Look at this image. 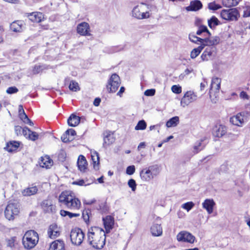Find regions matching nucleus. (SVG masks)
<instances>
[{"mask_svg": "<svg viewBox=\"0 0 250 250\" xmlns=\"http://www.w3.org/2000/svg\"><path fill=\"white\" fill-rule=\"evenodd\" d=\"M87 239L89 244L94 248L101 250L105 243V232L101 228L93 227L88 229Z\"/></svg>", "mask_w": 250, "mask_h": 250, "instance_id": "f257e3e1", "label": "nucleus"}, {"mask_svg": "<svg viewBox=\"0 0 250 250\" xmlns=\"http://www.w3.org/2000/svg\"><path fill=\"white\" fill-rule=\"evenodd\" d=\"M160 171V167L158 165H154L143 168L140 172V176L143 181L149 182L156 177Z\"/></svg>", "mask_w": 250, "mask_h": 250, "instance_id": "f03ea898", "label": "nucleus"}, {"mask_svg": "<svg viewBox=\"0 0 250 250\" xmlns=\"http://www.w3.org/2000/svg\"><path fill=\"white\" fill-rule=\"evenodd\" d=\"M149 9L150 5L146 3L142 2L133 7L131 11L132 16L138 20H144L148 19L151 15L148 10H146V7Z\"/></svg>", "mask_w": 250, "mask_h": 250, "instance_id": "7ed1b4c3", "label": "nucleus"}, {"mask_svg": "<svg viewBox=\"0 0 250 250\" xmlns=\"http://www.w3.org/2000/svg\"><path fill=\"white\" fill-rule=\"evenodd\" d=\"M39 241L38 233L33 230H30L26 231L22 238V243L24 248L30 250L37 245Z\"/></svg>", "mask_w": 250, "mask_h": 250, "instance_id": "20e7f679", "label": "nucleus"}, {"mask_svg": "<svg viewBox=\"0 0 250 250\" xmlns=\"http://www.w3.org/2000/svg\"><path fill=\"white\" fill-rule=\"evenodd\" d=\"M20 205L16 202H9L4 211L5 217L9 220H13L20 212Z\"/></svg>", "mask_w": 250, "mask_h": 250, "instance_id": "39448f33", "label": "nucleus"}, {"mask_svg": "<svg viewBox=\"0 0 250 250\" xmlns=\"http://www.w3.org/2000/svg\"><path fill=\"white\" fill-rule=\"evenodd\" d=\"M249 116H250L249 112L243 111L230 118L229 121L234 125L242 126L244 123L248 121Z\"/></svg>", "mask_w": 250, "mask_h": 250, "instance_id": "423d86ee", "label": "nucleus"}, {"mask_svg": "<svg viewBox=\"0 0 250 250\" xmlns=\"http://www.w3.org/2000/svg\"><path fill=\"white\" fill-rule=\"evenodd\" d=\"M220 15L223 19L229 21H236L239 17V13L236 8L223 9Z\"/></svg>", "mask_w": 250, "mask_h": 250, "instance_id": "0eeeda50", "label": "nucleus"}, {"mask_svg": "<svg viewBox=\"0 0 250 250\" xmlns=\"http://www.w3.org/2000/svg\"><path fill=\"white\" fill-rule=\"evenodd\" d=\"M84 238V233L81 229L76 228L71 230L70 239L73 244L80 246L83 242Z\"/></svg>", "mask_w": 250, "mask_h": 250, "instance_id": "6e6552de", "label": "nucleus"}, {"mask_svg": "<svg viewBox=\"0 0 250 250\" xmlns=\"http://www.w3.org/2000/svg\"><path fill=\"white\" fill-rule=\"evenodd\" d=\"M120 81L119 76L115 73L113 74L108 80L106 86L108 91L111 93L115 92L120 86Z\"/></svg>", "mask_w": 250, "mask_h": 250, "instance_id": "1a4fd4ad", "label": "nucleus"}, {"mask_svg": "<svg viewBox=\"0 0 250 250\" xmlns=\"http://www.w3.org/2000/svg\"><path fill=\"white\" fill-rule=\"evenodd\" d=\"M197 98V96L195 92L193 91H188L185 93L181 99V105L184 107L195 101Z\"/></svg>", "mask_w": 250, "mask_h": 250, "instance_id": "9d476101", "label": "nucleus"}, {"mask_svg": "<svg viewBox=\"0 0 250 250\" xmlns=\"http://www.w3.org/2000/svg\"><path fill=\"white\" fill-rule=\"evenodd\" d=\"M177 239L179 242H185L193 244L195 240V237L192 234L187 231H182L177 234Z\"/></svg>", "mask_w": 250, "mask_h": 250, "instance_id": "9b49d317", "label": "nucleus"}, {"mask_svg": "<svg viewBox=\"0 0 250 250\" xmlns=\"http://www.w3.org/2000/svg\"><path fill=\"white\" fill-rule=\"evenodd\" d=\"M81 207V202L79 199L76 197L75 194L72 196L67 204L65 208L73 211L79 210Z\"/></svg>", "mask_w": 250, "mask_h": 250, "instance_id": "f8f14e48", "label": "nucleus"}, {"mask_svg": "<svg viewBox=\"0 0 250 250\" xmlns=\"http://www.w3.org/2000/svg\"><path fill=\"white\" fill-rule=\"evenodd\" d=\"M74 193L70 190H65L62 191L59 196V202L61 205L65 207L71 198Z\"/></svg>", "mask_w": 250, "mask_h": 250, "instance_id": "ddd939ff", "label": "nucleus"}, {"mask_svg": "<svg viewBox=\"0 0 250 250\" xmlns=\"http://www.w3.org/2000/svg\"><path fill=\"white\" fill-rule=\"evenodd\" d=\"M41 207L43 211L47 213H53L56 210V206L49 199L44 200L41 204Z\"/></svg>", "mask_w": 250, "mask_h": 250, "instance_id": "4468645a", "label": "nucleus"}, {"mask_svg": "<svg viewBox=\"0 0 250 250\" xmlns=\"http://www.w3.org/2000/svg\"><path fill=\"white\" fill-rule=\"evenodd\" d=\"M60 228L56 224L50 225L48 229L47 234L49 238L55 239L60 235Z\"/></svg>", "mask_w": 250, "mask_h": 250, "instance_id": "2eb2a0df", "label": "nucleus"}, {"mask_svg": "<svg viewBox=\"0 0 250 250\" xmlns=\"http://www.w3.org/2000/svg\"><path fill=\"white\" fill-rule=\"evenodd\" d=\"M78 33L82 36L90 35V27L88 23L83 22L79 23L77 27Z\"/></svg>", "mask_w": 250, "mask_h": 250, "instance_id": "dca6fc26", "label": "nucleus"}, {"mask_svg": "<svg viewBox=\"0 0 250 250\" xmlns=\"http://www.w3.org/2000/svg\"><path fill=\"white\" fill-rule=\"evenodd\" d=\"M220 41V39L218 36L210 37L206 36L203 40V43L204 47L207 46H213L215 45L218 44Z\"/></svg>", "mask_w": 250, "mask_h": 250, "instance_id": "f3484780", "label": "nucleus"}, {"mask_svg": "<svg viewBox=\"0 0 250 250\" xmlns=\"http://www.w3.org/2000/svg\"><path fill=\"white\" fill-rule=\"evenodd\" d=\"M215 51V47L214 46H207L201 55L202 60L203 61H208L211 60Z\"/></svg>", "mask_w": 250, "mask_h": 250, "instance_id": "a211bd4d", "label": "nucleus"}, {"mask_svg": "<svg viewBox=\"0 0 250 250\" xmlns=\"http://www.w3.org/2000/svg\"><path fill=\"white\" fill-rule=\"evenodd\" d=\"M227 132V127L222 125H216L213 128L212 134L216 137H221Z\"/></svg>", "mask_w": 250, "mask_h": 250, "instance_id": "6ab92c4d", "label": "nucleus"}, {"mask_svg": "<svg viewBox=\"0 0 250 250\" xmlns=\"http://www.w3.org/2000/svg\"><path fill=\"white\" fill-rule=\"evenodd\" d=\"M103 221L104 225V227L105 229V233H108L112 229L114 220V218L111 216H107L106 217L103 218Z\"/></svg>", "mask_w": 250, "mask_h": 250, "instance_id": "aec40b11", "label": "nucleus"}, {"mask_svg": "<svg viewBox=\"0 0 250 250\" xmlns=\"http://www.w3.org/2000/svg\"><path fill=\"white\" fill-rule=\"evenodd\" d=\"M215 203L212 199H206L202 203V207L206 210L208 214L213 212Z\"/></svg>", "mask_w": 250, "mask_h": 250, "instance_id": "412c9836", "label": "nucleus"}, {"mask_svg": "<svg viewBox=\"0 0 250 250\" xmlns=\"http://www.w3.org/2000/svg\"><path fill=\"white\" fill-rule=\"evenodd\" d=\"M27 17L33 22H40L44 19V15L40 12L28 13Z\"/></svg>", "mask_w": 250, "mask_h": 250, "instance_id": "4be33fe9", "label": "nucleus"}, {"mask_svg": "<svg viewBox=\"0 0 250 250\" xmlns=\"http://www.w3.org/2000/svg\"><path fill=\"white\" fill-rule=\"evenodd\" d=\"M104 135V147H105L106 146L112 144L115 141L113 133L111 131H105Z\"/></svg>", "mask_w": 250, "mask_h": 250, "instance_id": "5701e85b", "label": "nucleus"}, {"mask_svg": "<svg viewBox=\"0 0 250 250\" xmlns=\"http://www.w3.org/2000/svg\"><path fill=\"white\" fill-rule=\"evenodd\" d=\"M24 28V24L22 21L13 22L10 25V29L14 32H21Z\"/></svg>", "mask_w": 250, "mask_h": 250, "instance_id": "b1692460", "label": "nucleus"}, {"mask_svg": "<svg viewBox=\"0 0 250 250\" xmlns=\"http://www.w3.org/2000/svg\"><path fill=\"white\" fill-rule=\"evenodd\" d=\"M64 246L63 241L57 240L50 244L49 250H65Z\"/></svg>", "mask_w": 250, "mask_h": 250, "instance_id": "393cba45", "label": "nucleus"}, {"mask_svg": "<svg viewBox=\"0 0 250 250\" xmlns=\"http://www.w3.org/2000/svg\"><path fill=\"white\" fill-rule=\"evenodd\" d=\"M202 4L199 0H195L190 2V5L186 9L188 11H196L202 7Z\"/></svg>", "mask_w": 250, "mask_h": 250, "instance_id": "a878e982", "label": "nucleus"}, {"mask_svg": "<svg viewBox=\"0 0 250 250\" xmlns=\"http://www.w3.org/2000/svg\"><path fill=\"white\" fill-rule=\"evenodd\" d=\"M53 164V162L48 156L42 157L40 165L41 167L46 168H50Z\"/></svg>", "mask_w": 250, "mask_h": 250, "instance_id": "bb28decb", "label": "nucleus"}, {"mask_svg": "<svg viewBox=\"0 0 250 250\" xmlns=\"http://www.w3.org/2000/svg\"><path fill=\"white\" fill-rule=\"evenodd\" d=\"M20 142L15 141H10L6 144L5 149L8 152L16 151L20 146Z\"/></svg>", "mask_w": 250, "mask_h": 250, "instance_id": "cd10ccee", "label": "nucleus"}, {"mask_svg": "<svg viewBox=\"0 0 250 250\" xmlns=\"http://www.w3.org/2000/svg\"><path fill=\"white\" fill-rule=\"evenodd\" d=\"M152 235L154 236H160L162 234L163 230L160 224H153L150 229Z\"/></svg>", "mask_w": 250, "mask_h": 250, "instance_id": "c85d7f7f", "label": "nucleus"}, {"mask_svg": "<svg viewBox=\"0 0 250 250\" xmlns=\"http://www.w3.org/2000/svg\"><path fill=\"white\" fill-rule=\"evenodd\" d=\"M221 82V80L220 78L213 77L211 81L210 91L214 89L216 90V92H218L220 88Z\"/></svg>", "mask_w": 250, "mask_h": 250, "instance_id": "c756f323", "label": "nucleus"}, {"mask_svg": "<svg viewBox=\"0 0 250 250\" xmlns=\"http://www.w3.org/2000/svg\"><path fill=\"white\" fill-rule=\"evenodd\" d=\"M38 189L36 186L27 188L21 191V193L24 196H29L35 194Z\"/></svg>", "mask_w": 250, "mask_h": 250, "instance_id": "7c9ffc66", "label": "nucleus"}, {"mask_svg": "<svg viewBox=\"0 0 250 250\" xmlns=\"http://www.w3.org/2000/svg\"><path fill=\"white\" fill-rule=\"evenodd\" d=\"M86 160L85 157L83 155H80L79 157L78 162H77V166L79 169L81 171H84V170L86 168Z\"/></svg>", "mask_w": 250, "mask_h": 250, "instance_id": "2f4dec72", "label": "nucleus"}, {"mask_svg": "<svg viewBox=\"0 0 250 250\" xmlns=\"http://www.w3.org/2000/svg\"><path fill=\"white\" fill-rule=\"evenodd\" d=\"M80 121V117L74 114H72L67 120L68 124L71 126L77 125L79 124Z\"/></svg>", "mask_w": 250, "mask_h": 250, "instance_id": "473e14b6", "label": "nucleus"}, {"mask_svg": "<svg viewBox=\"0 0 250 250\" xmlns=\"http://www.w3.org/2000/svg\"><path fill=\"white\" fill-rule=\"evenodd\" d=\"M99 156L98 152L94 151L91 153V159L93 162V167L95 169H99L98 165L99 164Z\"/></svg>", "mask_w": 250, "mask_h": 250, "instance_id": "72a5a7b5", "label": "nucleus"}, {"mask_svg": "<svg viewBox=\"0 0 250 250\" xmlns=\"http://www.w3.org/2000/svg\"><path fill=\"white\" fill-rule=\"evenodd\" d=\"M208 25L211 29L215 28V27L220 24V22L218 19L215 16H212L208 20Z\"/></svg>", "mask_w": 250, "mask_h": 250, "instance_id": "f704fd0d", "label": "nucleus"}, {"mask_svg": "<svg viewBox=\"0 0 250 250\" xmlns=\"http://www.w3.org/2000/svg\"><path fill=\"white\" fill-rule=\"evenodd\" d=\"M179 123V118L178 116H175L169 120L166 123V126L167 127H175Z\"/></svg>", "mask_w": 250, "mask_h": 250, "instance_id": "c9c22d12", "label": "nucleus"}, {"mask_svg": "<svg viewBox=\"0 0 250 250\" xmlns=\"http://www.w3.org/2000/svg\"><path fill=\"white\" fill-rule=\"evenodd\" d=\"M60 213L62 217L67 216L69 219H71L73 217H79L80 216L79 213H72L63 209H61Z\"/></svg>", "mask_w": 250, "mask_h": 250, "instance_id": "e433bc0d", "label": "nucleus"}, {"mask_svg": "<svg viewBox=\"0 0 250 250\" xmlns=\"http://www.w3.org/2000/svg\"><path fill=\"white\" fill-rule=\"evenodd\" d=\"M204 48V45L201 44L198 47L194 48L190 53V57L194 59L197 57Z\"/></svg>", "mask_w": 250, "mask_h": 250, "instance_id": "4c0bfd02", "label": "nucleus"}, {"mask_svg": "<svg viewBox=\"0 0 250 250\" xmlns=\"http://www.w3.org/2000/svg\"><path fill=\"white\" fill-rule=\"evenodd\" d=\"M202 33H205L206 36L210 37L211 36L210 32L208 31L207 27L205 25H201L199 26L198 30L197 31L196 34L198 35H201Z\"/></svg>", "mask_w": 250, "mask_h": 250, "instance_id": "58836bf2", "label": "nucleus"}, {"mask_svg": "<svg viewBox=\"0 0 250 250\" xmlns=\"http://www.w3.org/2000/svg\"><path fill=\"white\" fill-rule=\"evenodd\" d=\"M240 0H223V4L227 7H231L236 6Z\"/></svg>", "mask_w": 250, "mask_h": 250, "instance_id": "ea45409f", "label": "nucleus"}, {"mask_svg": "<svg viewBox=\"0 0 250 250\" xmlns=\"http://www.w3.org/2000/svg\"><path fill=\"white\" fill-rule=\"evenodd\" d=\"M47 68V67L45 65L37 64L35 65L33 67L32 69V72L34 74H37L42 72V70L46 69Z\"/></svg>", "mask_w": 250, "mask_h": 250, "instance_id": "a19ab883", "label": "nucleus"}, {"mask_svg": "<svg viewBox=\"0 0 250 250\" xmlns=\"http://www.w3.org/2000/svg\"><path fill=\"white\" fill-rule=\"evenodd\" d=\"M189 40L193 42L196 43H200L201 44L203 43V40L204 39L198 37L193 35H189Z\"/></svg>", "mask_w": 250, "mask_h": 250, "instance_id": "79ce46f5", "label": "nucleus"}, {"mask_svg": "<svg viewBox=\"0 0 250 250\" xmlns=\"http://www.w3.org/2000/svg\"><path fill=\"white\" fill-rule=\"evenodd\" d=\"M146 127V123L145 122V121L142 120L141 121H139L137 125L135 127V129L136 130H144Z\"/></svg>", "mask_w": 250, "mask_h": 250, "instance_id": "37998d69", "label": "nucleus"}, {"mask_svg": "<svg viewBox=\"0 0 250 250\" xmlns=\"http://www.w3.org/2000/svg\"><path fill=\"white\" fill-rule=\"evenodd\" d=\"M19 116L20 118L22 121L25 118H27V116L25 114L22 105L19 106Z\"/></svg>", "mask_w": 250, "mask_h": 250, "instance_id": "c03bdc74", "label": "nucleus"}, {"mask_svg": "<svg viewBox=\"0 0 250 250\" xmlns=\"http://www.w3.org/2000/svg\"><path fill=\"white\" fill-rule=\"evenodd\" d=\"M69 88L70 90L73 91H77L80 89L78 83L73 81L70 82Z\"/></svg>", "mask_w": 250, "mask_h": 250, "instance_id": "a18cd8bd", "label": "nucleus"}, {"mask_svg": "<svg viewBox=\"0 0 250 250\" xmlns=\"http://www.w3.org/2000/svg\"><path fill=\"white\" fill-rule=\"evenodd\" d=\"M204 147L205 146L202 145V141L198 142L194 146V153H197L199 151L203 149Z\"/></svg>", "mask_w": 250, "mask_h": 250, "instance_id": "49530a36", "label": "nucleus"}, {"mask_svg": "<svg viewBox=\"0 0 250 250\" xmlns=\"http://www.w3.org/2000/svg\"><path fill=\"white\" fill-rule=\"evenodd\" d=\"M194 204L192 202H188L183 204L182 205V208L188 211H189L194 207Z\"/></svg>", "mask_w": 250, "mask_h": 250, "instance_id": "de8ad7c7", "label": "nucleus"}, {"mask_svg": "<svg viewBox=\"0 0 250 250\" xmlns=\"http://www.w3.org/2000/svg\"><path fill=\"white\" fill-rule=\"evenodd\" d=\"M38 137L39 135L37 132L30 130V132L28 136L29 139L32 141H36L38 139Z\"/></svg>", "mask_w": 250, "mask_h": 250, "instance_id": "09e8293b", "label": "nucleus"}, {"mask_svg": "<svg viewBox=\"0 0 250 250\" xmlns=\"http://www.w3.org/2000/svg\"><path fill=\"white\" fill-rule=\"evenodd\" d=\"M208 8L210 10H216L221 8V6L215 2H210L208 4Z\"/></svg>", "mask_w": 250, "mask_h": 250, "instance_id": "8fccbe9b", "label": "nucleus"}, {"mask_svg": "<svg viewBox=\"0 0 250 250\" xmlns=\"http://www.w3.org/2000/svg\"><path fill=\"white\" fill-rule=\"evenodd\" d=\"M128 185L131 188L133 191H134L136 189V183L135 181L131 179L128 181Z\"/></svg>", "mask_w": 250, "mask_h": 250, "instance_id": "3c124183", "label": "nucleus"}, {"mask_svg": "<svg viewBox=\"0 0 250 250\" xmlns=\"http://www.w3.org/2000/svg\"><path fill=\"white\" fill-rule=\"evenodd\" d=\"M172 91L176 94H180L182 92V87L177 85H174L171 87Z\"/></svg>", "mask_w": 250, "mask_h": 250, "instance_id": "603ef678", "label": "nucleus"}, {"mask_svg": "<svg viewBox=\"0 0 250 250\" xmlns=\"http://www.w3.org/2000/svg\"><path fill=\"white\" fill-rule=\"evenodd\" d=\"M62 141L64 143H67L73 140V138L68 136L66 132L61 137Z\"/></svg>", "mask_w": 250, "mask_h": 250, "instance_id": "864d4df0", "label": "nucleus"}, {"mask_svg": "<svg viewBox=\"0 0 250 250\" xmlns=\"http://www.w3.org/2000/svg\"><path fill=\"white\" fill-rule=\"evenodd\" d=\"M135 166L133 165L130 166H128L127 167L126 169V173L128 175H132L135 172Z\"/></svg>", "mask_w": 250, "mask_h": 250, "instance_id": "5fc2aeb1", "label": "nucleus"}, {"mask_svg": "<svg viewBox=\"0 0 250 250\" xmlns=\"http://www.w3.org/2000/svg\"><path fill=\"white\" fill-rule=\"evenodd\" d=\"M18 89L15 86H11L8 87L6 90V92L9 94L16 93L18 92Z\"/></svg>", "mask_w": 250, "mask_h": 250, "instance_id": "6e6d98bb", "label": "nucleus"}, {"mask_svg": "<svg viewBox=\"0 0 250 250\" xmlns=\"http://www.w3.org/2000/svg\"><path fill=\"white\" fill-rule=\"evenodd\" d=\"M72 184L73 185H78V186H86L89 185V183L86 184V182L83 179L74 181L73 182Z\"/></svg>", "mask_w": 250, "mask_h": 250, "instance_id": "4d7b16f0", "label": "nucleus"}, {"mask_svg": "<svg viewBox=\"0 0 250 250\" xmlns=\"http://www.w3.org/2000/svg\"><path fill=\"white\" fill-rule=\"evenodd\" d=\"M155 90L154 89H147L145 91L144 94L147 96H152L155 94Z\"/></svg>", "mask_w": 250, "mask_h": 250, "instance_id": "13d9d810", "label": "nucleus"}, {"mask_svg": "<svg viewBox=\"0 0 250 250\" xmlns=\"http://www.w3.org/2000/svg\"><path fill=\"white\" fill-rule=\"evenodd\" d=\"M244 17H250V6H246L244 11Z\"/></svg>", "mask_w": 250, "mask_h": 250, "instance_id": "bf43d9fd", "label": "nucleus"}, {"mask_svg": "<svg viewBox=\"0 0 250 250\" xmlns=\"http://www.w3.org/2000/svg\"><path fill=\"white\" fill-rule=\"evenodd\" d=\"M122 47L121 46H113L110 49L109 51V53H113L119 51L122 49Z\"/></svg>", "mask_w": 250, "mask_h": 250, "instance_id": "052dcab7", "label": "nucleus"}, {"mask_svg": "<svg viewBox=\"0 0 250 250\" xmlns=\"http://www.w3.org/2000/svg\"><path fill=\"white\" fill-rule=\"evenodd\" d=\"M22 132L23 135L26 138H28V136L30 132V130L27 127H24L22 129Z\"/></svg>", "mask_w": 250, "mask_h": 250, "instance_id": "680f3d73", "label": "nucleus"}, {"mask_svg": "<svg viewBox=\"0 0 250 250\" xmlns=\"http://www.w3.org/2000/svg\"><path fill=\"white\" fill-rule=\"evenodd\" d=\"M66 133L68 134V136L71 135L72 137L76 135V131L72 128L68 129L66 131Z\"/></svg>", "mask_w": 250, "mask_h": 250, "instance_id": "e2e57ef3", "label": "nucleus"}, {"mask_svg": "<svg viewBox=\"0 0 250 250\" xmlns=\"http://www.w3.org/2000/svg\"><path fill=\"white\" fill-rule=\"evenodd\" d=\"M15 239V237H12L10 239H9L7 242L8 246H9L11 248L13 247L14 245V243Z\"/></svg>", "mask_w": 250, "mask_h": 250, "instance_id": "0e129e2a", "label": "nucleus"}, {"mask_svg": "<svg viewBox=\"0 0 250 250\" xmlns=\"http://www.w3.org/2000/svg\"><path fill=\"white\" fill-rule=\"evenodd\" d=\"M22 128L21 126H19V125H17V126H15V132H16L17 135L21 134V132L22 131Z\"/></svg>", "mask_w": 250, "mask_h": 250, "instance_id": "69168bd1", "label": "nucleus"}, {"mask_svg": "<svg viewBox=\"0 0 250 250\" xmlns=\"http://www.w3.org/2000/svg\"><path fill=\"white\" fill-rule=\"evenodd\" d=\"M22 121L26 124H28L31 126L33 125V123L28 118V116L27 117V118H25L24 120H22Z\"/></svg>", "mask_w": 250, "mask_h": 250, "instance_id": "338daca9", "label": "nucleus"}, {"mask_svg": "<svg viewBox=\"0 0 250 250\" xmlns=\"http://www.w3.org/2000/svg\"><path fill=\"white\" fill-rule=\"evenodd\" d=\"M240 96L242 99H249L248 95H247L246 92H245L244 91H242L240 93Z\"/></svg>", "mask_w": 250, "mask_h": 250, "instance_id": "774afa93", "label": "nucleus"}]
</instances>
